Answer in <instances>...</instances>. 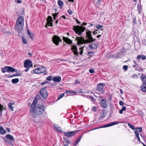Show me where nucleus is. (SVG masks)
<instances>
[{
    "instance_id": "423d86ee",
    "label": "nucleus",
    "mask_w": 146,
    "mask_h": 146,
    "mask_svg": "<svg viewBox=\"0 0 146 146\" xmlns=\"http://www.w3.org/2000/svg\"><path fill=\"white\" fill-rule=\"evenodd\" d=\"M53 42L56 46H58L59 43L62 42V39L60 37L57 35H54L52 37Z\"/></svg>"
},
{
    "instance_id": "b1692460",
    "label": "nucleus",
    "mask_w": 146,
    "mask_h": 146,
    "mask_svg": "<svg viewBox=\"0 0 146 146\" xmlns=\"http://www.w3.org/2000/svg\"><path fill=\"white\" fill-rule=\"evenodd\" d=\"M0 133L2 134H4L6 133V131L1 126L0 127Z\"/></svg>"
},
{
    "instance_id": "a19ab883",
    "label": "nucleus",
    "mask_w": 146,
    "mask_h": 146,
    "mask_svg": "<svg viewBox=\"0 0 146 146\" xmlns=\"http://www.w3.org/2000/svg\"><path fill=\"white\" fill-rule=\"evenodd\" d=\"M40 69L41 73L44 72L46 70V68L44 67H42L41 68H40Z\"/></svg>"
},
{
    "instance_id": "c756f323",
    "label": "nucleus",
    "mask_w": 146,
    "mask_h": 146,
    "mask_svg": "<svg viewBox=\"0 0 146 146\" xmlns=\"http://www.w3.org/2000/svg\"><path fill=\"white\" fill-rule=\"evenodd\" d=\"M82 137H79V138H78L77 140H76L74 144V146H76L78 144V143L80 141L81 139V138Z\"/></svg>"
},
{
    "instance_id": "ddd939ff",
    "label": "nucleus",
    "mask_w": 146,
    "mask_h": 146,
    "mask_svg": "<svg viewBox=\"0 0 146 146\" xmlns=\"http://www.w3.org/2000/svg\"><path fill=\"white\" fill-rule=\"evenodd\" d=\"M62 39L66 43L69 44H72V40L68 37L63 36L62 37Z\"/></svg>"
},
{
    "instance_id": "1a4fd4ad",
    "label": "nucleus",
    "mask_w": 146,
    "mask_h": 146,
    "mask_svg": "<svg viewBox=\"0 0 146 146\" xmlns=\"http://www.w3.org/2000/svg\"><path fill=\"white\" fill-rule=\"evenodd\" d=\"M71 49L73 52L74 53V55L79 56V52L77 51V48L76 45H72Z\"/></svg>"
},
{
    "instance_id": "c03bdc74",
    "label": "nucleus",
    "mask_w": 146,
    "mask_h": 146,
    "mask_svg": "<svg viewBox=\"0 0 146 146\" xmlns=\"http://www.w3.org/2000/svg\"><path fill=\"white\" fill-rule=\"evenodd\" d=\"M119 123L118 121H114V122L110 123L111 125V126H112V125H114L115 124H118Z\"/></svg>"
},
{
    "instance_id": "aec40b11",
    "label": "nucleus",
    "mask_w": 146,
    "mask_h": 146,
    "mask_svg": "<svg viewBox=\"0 0 146 146\" xmlns=\"http://www.w3.org/2000/svg\"><path fill=\"white\" fill-rule=\"evenodd\" d=\"M14 103L9 102L8 104V107L10 110H11L12 111H14L13 108V107L12 105H14Z\"/></svg>"
},
{
    "instance_id": "bf43d9fd",
    "label": "nucleus",
    "mask_w": 146,
    "mask_h": 146,
    "mask_svg": "<svg viewBox=\"0 0 146 146\" xmlns=\"http://www.w3.org/2000/svg\"><path fill=\"white\" fill-rule=\"evenodd\" d=\"M29 36L30 38L31 39H33L34 36H33V33H31V35H29Z\"/></svg>"
},
{
    "instance_id": "37998d69",
    "label": "nucleus",
    "mask_w": 146,
    "mask_h": 146,
    "mask_svg": "<svg viewBox=\"0 0 146 146\" xmlns=\"http://www.w3.org/2000/svg\"><path fill=\"white\" fill-rule=\"evenodd\" d=\"M64 96V93H62L61 94L60 96H59L58 98L57 99V100H58L61 98H62Z\"/></svg>"
},
{
    "instance_id": "603ef678",
    "label": "nucleus",
    "mask_w": 146,
    "mask_h": 146,
    "mask_svg": "<svg viewBox=\"0 0 146 146\" xmlns=\"http://www.w3.org/2000/svg\"><path fill=\"white\" fill-rule=\"evenodd\" d=\"M65 92L66 93H74L75 92L74 91H71V90H67Z\"/></svg>"
},
{
    "instance_id": "412c9836",
    "label": "nucleus",
    "mask_w": 146,
    "mask_h": 146,
    "mask_svg": "<svg viewBox=\"0 0 146 146\" xmlns=\"http://www.w3.org/2000/svg\"><path fill=\"white\" fill-rule=\"evenodd\" d=\"M140 58H142L143 60H145L146 59V57L145 56L142 54L137 55V59H139Z\"/></svg>"
},
{
    "instance_id": "c9c22d12",
    "label": "nucleus",
    "mask_w": 146,
    "mask_h": 146,
    "mask_svg": "<svg viewBox=\"0 0 146 146\" xmlns=\"http://www.w3.org/2000/svg\"><path fill=\"white\" fill-rule=\"evenodd\" d=\"M1 105V106H0V117H1L2 115V111L3 109V106H2L1 104H0Z\"/></svg>"
},
{
    "instance_id": "473e14b6",
    "label": "nucleus",
    "mask_w": 146,
    "mask_h": 146,
    "mask_svg": "<svg viewBox=\"0 0 146 146\" xmlns=\"http://www.w3.org/2000/svg\"><path fill=\"white\" fill-rule=\"evenodd\" d=\"M126 110V107L124 106H123L121 109L119 111V113L120 114H122L123 111H125Z\"/></svg>"
},
{
    "instance_id": "f704fd0d",
    "label": "nucleus",
    "mask_w": 146,
    "mask_h": 146,
    "mask_svg": "<svg viewBox=\"0 0 146 146\" xmlns=\"http://www.w3.org/2000/svg\"><path fill=\"white\" fill-rule=\"evenodd\" d=\"M58 60H60L61 61H64V60H63V59H55L52 60H51L50 61V62H51L50 63H54V62H56V61H57Z\"/></svg>"
},
{
    "instance_id": "864d4df0",
    "label": "nucleus",
    "mask_w": 146,
    "mask_h": 146,
    "mask_svg": "<svg viewBox=\"0 0 146 146\" xmlns=\"http://www.w3.org/2000/svg\"><path fill=\"white\" fill-rule=\"evenodd\" d=\"M94 52H88V55L89 56H92Z\"/></svg>"
},
{
    "instance_id": "680f3d73",
    "label": "nucleus",
    "mask_w": 146,
    "mask_h": 146,
    "mask_svg": "<svg viewBox=\"0 0 146 146\" xmlns=\"http://www.w3.org/2000/svg\"><path fill=\"white\" fill-rule=\"evenodd\" d=\"M93 45V44H90L89 45V47L92 49H94V47Z\"/></svg>"
},
{
    "instance_id": "6e6552de",
    "label": "nucleus",
    "mask_w": 146,
    "mask_h": 146,
    "mask_svg": "<svg viewBox=\"0 0 146 146\" xmlns=\"http://www.w3.org/2000/svg\"><path fill=\"white\" fill-rule=\"evenodd\" d=\"M33 66L32 62L30 60H27L24 64V66L25 68H30Z\"/></svg>"
},
{
    "instance_id": "0e129e2a",
    "label": "nucleus",
    "mask_w": 146,
    "mask_h": 146,
    "mask_svg": "<svg viewBox=\"0 0 146 146\" xmlns=\"http://www.w3.org/2000/svg\"><path fill=\"white\" fill-rule=\"evenodd\" d=\"M80 83V82L78 79L76 80L75 81V83L76 84H79Z\"/></svg>"
},
{
    "instance_id": "a18cd8bd",
    "label": "nucleus",
    "mask_w": 146,
    "mask_h": 146,
    "mask_svg": "<svg viewBox=\"0 0 146 146\" xmlns=\"http://www.w3.org/2000/svg\"><path fill=\"white\" fill-rule=\"evenodd\" d=\"M111 126V125L110 123L108 124H107L106 125H105L101 127H102V128L106 127H110Z\"/></svg>"
},
{
    "instance_id": "58836bf2",
    "label": "nucleus",
    "mask_w": 146,
    "mask_h": 146,
    "mask_svg": "<svg viewBox=\"0 0 146 146\" xmlns=\"http://www.w3.org/2000/svg\"><path fill=\"white\" fill-rule=\"evenodd\" d=\"M83 48H84V47H82L80 48L79 49V50H80V54L81 55H82V54L83 53Z\"/></svg>"
},
{
    "instance_id": "4468645a",
    "label": "nucleus",
    "mask_w": 146,
    "mask_h": 146,
    "mask_svg": "<svg viewBox=\"0 0 146 146\" xmlns=\"http://www.w3.org/2000/svg\"><path fill=\"white\" fill-rule=\"evenodd\" d=\"M61 78L59 76H56L54 77L53 81L56 82H59L61 81Z\"/></svg>"
},
{
    "instance_id": "9b49d317",
    "label": "nucleus",
    "mask_w": 146,
    "mask_h": 146,
    "mask_svg": "<svg viewBox=\"0 0 146 146\" xmlns=\"http://www.w3.org/2000/svg\"><path fill=\"white\" fill-rule=\"evenodd\" d=\"M127 46H129V45L128 44L125 43L123 47L120 49V51L119 53V54H123L125 53L126 52V50H128V49H126L125 48Z\"/></svg>"
},
{
    "instance_id": "49530a36",
    "label": "nucleus",
    "mask_w": 146,
    "mask_h": 146,
    "mask_svg": "<svg viewBox=\"0 0 146 146\" xmlns=\"http://www.w3.org/2000/svg\"><path fill=\"white\" fill-rule=\"evenodd\" d=\"M87 98L90 99L91 100H93V101H95L96 100L93 97L91 96H90L89 95L88 96Z\"/></svg>"
},
{
    "instance_id": "3c124183",
    "label": "nucleus",
    "mask_w": 146,
    "mask_h": 146,
    "mask_svg": "<svg viewBox=\"0 0 146 146\" xmlns=\"http://www.w3.org/2000/svg\"><path fill=\"white\" fill-rule=\"evenodd\" d=\"M136 129L137 130V132H141L142 131V129L141 127H138L136 128Z\"/></svg>"
},
{
    "instance_id": "774afa93",
    "label": "nucleus",
    "mask_w": 146,
    "mask_h": 146,
    "mask_svg": "<svg viewBox=\"0 0 146 146\" xmlns=\"http://www.w3.org/2000/svg\"><path fill=\"white\" fill-rule=\"evenodd\" d=\"M134 63L136 65L138 66V64L137 63V62L136 61L134 60L133 61Z\"/></svg>"
},
{
    "instance_id": "2f4dec72",
    "label": "nucleus",
    "mask_w": 146,
    "mask_h": 146,
    "mask_svg": "<svg viewBox=\"0 0 146 146\" xmlns=\"http://www.w3.org/2000/svg\"><path fill=\"white\" fill-rule=\"evenodd\" d=\"M54 77L52 76H50L46 78V80H47L51 81L52 80L53 81Z\"/></svg>"
},
{
    "instance_id": "69168bd1",
    "label": "nucleus",
    "mask_w": 146,
    "mask_h": 146,
    "mask_svg": "<svg viewBox=\"0 0 146 146\" xmlns=\"http://www.w3.org/2000/svg\"><path fill=\"white\" fill-rule=\"evenodd\" d=\"M76 22L78 23V24L80 25V21H78V20L77 19H76Z\"/></svg>"
},
{
    "instance_id": "bb28decb",
    "label": "nucleus",
    "mask_w": 146,
    "mask_h": 146,
    "mask_svg": "<svg viewBox=\"0 0 146 146\" xmlns=\"http://www.w3.org/2000/svg\"><path fill=\"white\" fill-rule=\"evenodd\" d=\"M137 6L138 13L139 14H140L141 13V11L142 10V7L141 4H138Z\"/></svg>"
},
{
    "instance_id": "4d7b16f0",
    "label": "nucleus",
    "mask_w": 146,
    "mask_h": 146,
    "mask_svg": "<svg viewBox=\"0 0 146 146\" xmlns=\"http://www.w3.org/2000/svg\"><path fill=\"white\" fill-rule=\"evenodd\" d=\"M67 12L70 15L72 14V11L71 9L68 10L67 11Z\"/></svg>"
},
{
    "instance_id": "f03ea898",
    "label": "nucleus",
    "mask_w": 146,
    "mask_h": 146,
    "mask_svg": "<svg viewBox=\"0 0 146 146\" xmlns=\"http://www.w3.org/2000/svg\"><path fill=\"white\" fill-rule=\"evenodd\" d=\"M44 110V106L40 104H38L36 106L30 109V111L33 113V116L34 117H35L37 116H41Z\"/></svg>"
},
{
    "instance_id": "79ce46f5",
    "label": "nucleus",
    "mask_w": 146,
    "mask_h": 146,
    "mask_svg": "<svg viewBox=\"0 0 146 146\" xmlns=\"http://www.w3.org/2000/svg\"><path fill=\"white\" fill-rule=\"evenodd\" d=\"M66 143L65 144H64V146H68L69 143H70V140L66 139Z\"/></svg>"
},
{
    "instance_id": "e2e57ef3",
    "label": "nucleus",
    "mask_w": 146,
    "mask_h": 146,
    "mask_svg": "<svg viewBox=\"0 0 146 146\" xmlns=\"http://www.w3.org/2000/svg\"><path fill=\"white\" fill-rule=\"evenodd\" d=\"M48 82H42L40 83L41 85H43L45 84L46 83H48Z\"/></svg>"
},
{
    "instance_id": "a878e982",
    "label": "nucleus",
    "mask_w": 146,
    "mask_h": 146,
    "mask_svg": "<svg viewBox=\"0 0 146 146\" xmlns=\"http://www.w3.org/2000/svg\"><path fill=\"white\" fill-rule=\"evenodd\" d=\"M19 80L18 78H16L12 79L11 82L14 84H16L19 82Z\"/></svg>"
},
{
    "instance_id": "7ed1b4c3",
    "label": "nucleus",
    "mask_w": 146,
    "mask_h": 146,
    "mask_svg": "<svg viewBox=\"0 0 146 146\" xmlns=\"http://www.w3.org/2000/svg\"><path fill=\"white\" fill-rule=\"evenodd\" d=\"M24 24V19L22 16L19 17L16 21L15 25V28L16 31H17L19 35L22 33Z\"/></svg>"
},
{
    "instance_id": "f8f14e48",
    "label": "nucleus",
    "mask_w": 146,
    "mask_h": 146,
    "mask_svg": "<svg viewBox=\"0 0 146 146\" xmlns=\"http://www.w3.org/2000/svg\"><path fill=\"white\" fill-rule=\"evenodd\" d=\"M76 131H69L68 132H64V134L67 137H71L73 136L75 132Z\"/></svg>"
},
{
    "instance_id": "0eeeda50",
    "label": "nucleus",
    "mask_w": 146,
    "mask_h": 146,
    "mask_svg": "<svg viewBox=\"0 0 146 146\" xmlns=\"http://www.w3.org/2000/svg\"><path fill=\"white\" fill-rule=\"evenodd\" d=\"M46 86H45L40 91V94L44 99H46L48 97V93L46 90Z\"/></svg>"
},
{
    "instance_id": "f257e3e1",
    "label": "nucleus",
    "mask_w": 146,
    "mask_h": 146,
    "mask_svg": "<svg viewBox=\"0 0 146 146\" xmlns=\"http://www.w3.org/2000/svg\"><path fill=\"white\" fill-rule=\"evenodd\" d=\"M92 32L88 31L86 32V36L87 39L85 40L84 38L82 37L81 35V37H76V40H77V42L80 44H82L83 42L85 44L92 43L96 40L95 38H94L91 35Z\"/></svg>"
},
{
    "instance_id": "20e7f679",
    "label": "nucleus",
    "mask_w": 146,
    "mask_h": 146,
    "mask_svg": "<svg viewBox=\"0 0 146 146\" xmlns=\"http://www.w3.org/2000/svg\"><path fill=\"white\" fill-rule=\"evenodd\" d=\"M87 24V23H83L82 25H81V26H73V29L76 34H78L80 36L86 29V27H83L82 26H85Z\"/></svg>"
},
{
    "instance_id": "393cba45",
    "label": "nucleus",
    "mask_w": 146,
    "mask_h": 146,
    "mask_svg": "<svg viewBox=\"0 0 146 146\" xmlns=\"http://www.w3.org/2000/svg\"><path fill=\"white\" fill-rule=\"evenodd\" d=\"M1 70L2 72L3 73L6 72H8V66H5L4 68H2Z\"/></svg>"
},
{
    "instance_id": "13d9d810",
    "label": "nucleus",
    "mask_w": 146,
    "mask_h": 146,
    "mask_svg": "<svg viewBox=\"0 0 146 146\" xmlns=\"http://www.w3.org/2000/svg\"><path fill=\"white\" fill-rule=\"evenodd\" d=\"M93 44V45L94 49H96L97 47V45L96 44L94 43Z\"/></svg>"
},
{
    "instance_id": "6e6d98bb",
    "label": "nucleus",
    "mask_w": 146,
    "mask_h": 146,
    "mask_svg": "<svg viewBox=\"0 0 146 146\" xmlns=\"http://www.w3.org/2000/svg\"><path fill=\"white\" fill-rule=\"evenodd\" d=\"M103 27V25H98L96 26V28L98 29H100L102 27Z\"/></svg>"
},
{
    "instance_id": "39448f33",
    "label": "nucleus",
    "mask_w": 146,
    "mask_h": 146,
    "mask_svg": "<svg viewBox=\"0 0 146 146\" xmlns=\"http://www.w3.org/2000/svg\"><path fill=\"white\" fill-rule=\"evenodd\" d=\"M141 78L143 82L142 86L141 87V90L144 92H146V76L142 74Z\"/></svg>"
},
{
    "instance_id": "6ab92c4d",
    "label": "nucleus",
    "mask_w": 146,
    "mask_h": 146,
    "mask_svg": "<svg viewBox=\"0 0 146 146\" xmlns=\"http://www.w3.org/2000/svg\"><path fill=\"white\" fill-rule=\"evenodd\" d=\"M103 83H99L97 85V90L98 91L100 92L102 91L104 88Z\"/></svg>"
},
{
    "instance_id": "a211bd4d",
    "label": "nucleus",
    "mask_w": 146,
    "mask_h": 146,
    "mask_svg": "<svg viewBox=\"0 0 146 146\" xmlns=\"http://www.w3.org/2000/svg\"><path fill=\"white\" fill-rule=\"evenodd\" d=\"M101 106L104 108H106L107 107V104L106 100L102 99L101 102Z\"/></svg>"
},
{
    "instance_id": "9d476101",
    "label": "nucleus",
    "mask_w": 146,
    "mask_h": 146,
    "mask_svg": "<svg viewBox=\"0 0 146 146\" xmlns=\"http://www.w3.org/2000/svg\"><path fill=\"white\" fill-rule=\"evenodd\" d=\"M5 137L4 138V141L7 143H9V141L7 140L9 139L10 140L13 141L14 140L13 137L11 135L9 134H7L5 136Z\"/></svg>"
},
{
    "instance_id": "5fc2aeb1",
    "label": "nucleus",
    "mask_w": 146,
    "mask_h": 146,
    "mask_svg": "<svg viewBox=\"0 0 146 146\" xmlns=\"http://www.w3.org/2000/svg\"><path fill=\"white\" fill-rule=\"evenodd\" d=\"M94 70L93 69H90L89 70V72L91 73H93L94 72Z\"/></svg>"
},
{
    "instance_id": "338daca9",
    "label": "nucleus",
    "mask_w": 146,
    "mask_h": 146,
    "mask_svg": "<svg viewBox=\"0 0 146 146\" xmlns=\"http://www.w3.org/2000/svg\"><path fill=\"white\" fill-rule=\"evenodd\" d=\"M90 25L88 26V27H92L94 25L92 23H88V24H90Z\"/></svg>"
},
{
    "instance_id": "8fccbe9b",
    "label": "nucleus",
    "mask_w": 146,
    "mask_h": 146,
    "mask_svg": "<svg viewBox=\"0 0 146 146\" xmlns=\"http://www.w3.org/2000/svg\"><path fill=\"white\" fill-rule=\"evenodd\" d=\"M131 77L133 78H137L138 77V75L137 74H135L132 75L131 76Z\"/></svg>"
},
{
    "instance_id": "72a5a7b5",
    "label": "nucleus",
    "mask_w": 146,
    "mask_h": 146,
    "mask_svg": "<svg viewBox=\"0 0 146 146\" xmlns=\"http://www.w3.org/2000/svg\"><path fill=\"white\" fill-rule=\"evenodd\" d=\"M22 38L23 43L24 44H27L28 42V41L23 36L22 37Z\"/></svg>"
},
{
    "instance_id": "4be33fe9",
    "label": "nucleus",
    "mask_w": 146,
    "mask_h": 146,
    "mask_svg": "<svg viewBox=\"0 0 146 146\" xmlns=\"http://www.w3.org/2000/svg\"><path fill=\"white\" fill-rule=\"evenodd\" d=\"M21 76V74L20 72H18L13 75L9 76L8 77L11 78L16 76Z\"/></svg>"
},
{
    "instance_id": "ea45409f",
    "label": "nucleus",
    "mask_w": 146,
    "mask_h": 146,
    "mask_svg": "<svg viewBox=\"0 0 146 146\" xmlns=\"http://www.w3.org/2000/svg\"><path fill=\"white\" fill-rule=\"evenodd\" d=\"M133 25H136L137 24L135 17H133Z\"/></svg>"
},
{
    "instance_id": "de8ad7c7",
    "label": "nucleus",
    "mask_w": 146,
    "mask_h": 146,
    "mask_svg": "<svg viewBox=\"0 0 146 146\" xmlns=\"http://www.w3.org/2000/svg\"><path fill=\"white\" fill-rule=\"evenodd\" d=\"M53 21L52 20V18L51 16H49L47 17V21Z\"/></svg>"
},
{
    "instance_id": "c85d7f7f",
    "label": "nucleus",
    "mask_w": 146,
    "mask_h": 146,
    "mask_svg": "<svg viewBox=\"0 0 146 146\" xmlns=\"http://www.w3.org/2000/svg\"><path fill=\"white\" fill-rule=\"evenodd\" d=\"M40 68H38L37 69L34 70L33 72L35 74H40L41 73V72L40 71Z\"/></svg>"
},
{
    "instance_id": "7c9ffc66",
    "label": "nucleus",
    "mask_w": 146,
    "mask_h": 146,
    "mask_svg": "<svg viewBox=\"0 0 146 146\" xmlns=\"http://www.w3.org/2000/svg\"><path fill=\"white\" fill-rule=\"evenodd\" d=\"M134 133H135V135L137 139L139 141H141L140 139L139 138V134H138V132H137V131H135Z\"/></svg>"
},
{
    "instance_id": "dca6fc26",
    "label": "nucleus",
    "mask_w": 146,
    "mask_h": 146,
    "mask_svg": "<svg viewBox=\"0 0 146 146\" xmlns=\"http://www.w3.org/2000/svg\"><path fill=\"white\" fill-rule=\"evenodd\" d=\"M37 103V100L36 99V97L33 100V103L30 107V108L34 107L35 106H36L37 105H36Z\"/></svg>"
},
{
    "instance_id": "cd10ccee",
    "label": "nucleus",
    "mask_w": 146,
    "mask_h": 146,
    "mask_svg": "<svg viewBox=\"0 0 146 146\" xmlns=\"http://www.w3.org/2000/svg\"><path fill=\"white\" fill-rule=\"evenodd\" d=\"M57 3L58 5L60 7H62L64 5V3L61 0H58Z\"/></svg>"
},
{
    "instance_id": "052dcab7",
    "label": "nucleus",
    "mask_w": 146,
    "mask_h": 146,
    "mask_svg": "<svg viewBox=\"0 0 146 146\" xmlns=\"http://www.w3.org/2000/svg\"><path fill=\"white\" fill-rule=\"evenodd\" d=\"M119 104L120 105L122 106L124 104V103L122 101H120L119 102Z\"/></svg>"
},
{
    "instance_id": "2eb2a0df",
    "label": "nucleus",
    "mask_w": 146,
    "mask_h": 146,
    "mask_svg": "<svg viewBox=\"0 0 146 146\" xmlns=\"http://www.w3.org/2000/svg\"><path fill=\"white\" fill-rule=\"evenodd\" d=\"M17 72V70L13 67L10 66H8V72Z\"/></svg>"
},
{
    "instance_id": "5701e85b",
    "label": "nucleus",
    "mask_w": 146,
    "mask_h": 146,
    "mask_svg": "<svg viewBox=\"0 0 146 146\" xmlns=\"http://www.w3.org/2000/svg\"><path fill=\"white\" fill-rule=\"evenodd\" d=\"M54 129L57 132H61V128L60 127H58L57 125H55L54 126Z\"/></svg>"
},
{
    "instance_id": "4c0bfd02",
    "label": "nucleus",
    "mask_w": 146,
    "mask_h": 146,
    "mask_svg": "<svg viewBox=\"0 0 146 146\" xmlns=\"http://www.w3.org/2000/svg\"><path fill=\"white\" fill-rule=\"evenodd\" d=\"M52 21H47V24L50 27H52L53 26L52 25Z\"/></svg>"
},
{
    "instance_id": "e433bc0d",
    "label": "nucleus",
    "mask_w": 146,
    "mask_h": 146,
    "mask_svg": "<svg viewBox=\"0 0 146 146\" xmlns=\"http://www.w3.org/2000/svg\"><path fill=\"white\" fill-rule=\"evenodd\" d=\"M128 125L133 130H134L135 129V128L134 126L132 125L131 123H129L128 124Z\"/></svg>"
},
{
    "instance_id": "f3484780",
    "label": "nucleus",
    "mask_w": 146,
    "mask_h": 146,
    "mask_svg": "<svg viewBox=\"0 0 146 146\" xmlns=\"http://www.w3.org/2000/svg\"><path fill=\"white\" fill-rule=\"evenodd\" d=\"M106 113L104 110H103L101 111V114L99 116V118L102 119L105 117L106 115Z\"/></svg>"
},
{
    "instance_id": "09e8293b",
    "label": "nucleus",
    "mask_w": 146,
    "mask_h": 146,
    "mask_svg": "<svg viewBox=\"0 0 146 146\" xmlns=\"http://www.w3.org/2000/svg\"><path fill=\"white\" fill-rule=\"evenodd\" d=\"M123 68L125 71H126L128 69V66L126 65H124L123 66Z\"/></svg>"
}]
</instances>
